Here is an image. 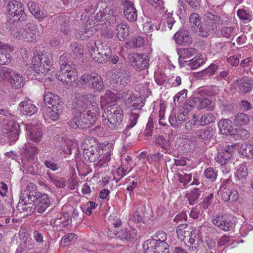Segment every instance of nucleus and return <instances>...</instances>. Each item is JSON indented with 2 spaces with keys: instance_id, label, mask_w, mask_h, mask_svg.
<instances>
[{
  "instance_id": "obj_12",
  "label": "nucleus",
  "mask_w": 253,
  "mask_h": 253,
  "mask_svg": "<svg viewBox=\"0 0 253 253\" xmlns=\"http://www.w3.org/2000/svg\"><path fill=\"white\" fill-rule=\"evenodd\" d=\"M28 200L35 203V208L39 213H42L50 204V201L47 194L30 192L27 195Z\"/></svg>"
},
{
  "instance_id": "obj_54",
  "label": "nucleus",
  "mask_w": 253,
  "mask_h": 253,
  "mask_svg": "<svg viewBox=\"0 0 253 253\" xmlns=\"http://www.w3.org/2000/svg\"><path fill=\"white\" fill-rule=\"evenodd\" d=\"M167 240V234L163 231L157 232L153 236L152 241L150 242H154L161 244V243H166L165 241Z\"/></svg>"
},
{
  "instance_id": "obj_14",
  "label": "nucleus",
  "mask_w": 253,
  "mask_h": 253,
  "mask_svg": "<svg viewBox=\"0 0 253 253\" xmlns=\"http://www.w3.org/2000/svg\"><path fill=\"white\" fill-rule=\"evenodd\" d=\"M7 2L6 10L9 15H13L17 19L24 20L27 17L23 4L16 0H3Z\"/></svg>"
},
{
  "instance_id": "obj_48",
  "label": "nucleus",
  "mask_w": 253,
  "mask_h": 253,
  "mask_svg": "<svg viewBox=\"0 0 253 253\" xmlns=\"http://www.w3.org/2000/svg\"><path fill=\"white\" fill-rule=\"evenodd\" d=\"M155 246L154 248L156 253H169V246L167 243H159L152 242Z\"/></svg>"
},
{
  "instance_id": "obj_6",
  "label": "nucleus",
  "mask_w": 253,
  "mask_h": 253,
  "mask_svg": "<svg viewBox=\"0 0 253 253\" xmlns=\"http://www.w3.org/2000/svg\"><path fill=\"white\" fill-rule=\"evenodd\" d=\"M123 109L117 104H111L106 106V110L102 115L103 122L105 125H108V123L113 126L120 125L123 118Z\"/></svg>"
},
{
  "instance_id": "obj_3",
  "label": "nucleus",
  "mask_w": 253,
  "mask_h": 253,
  "mask_svg": "<svg viewBox=\"0 0 253 253\" xmlns=\"http://www.w3.org/2000/svg\"><path fill=\"white\" fill-rule=\"evenodd\" d=\"M53 58L51 53L43 52L41 55L34 57L33 69L37 74L36 76H45L49 71V67L52 65Z\"/></svg>"
},
{
  "instance_id": "obj_57",
  "label": "nucleus",
  "mask_w": 253,
  "mask_h": 253,
  "mask_svg": "<svg viewBox=\"0 0 253 253\" xmlns=\"http://www.w3.org/2000/svg\"><path fill=\"white\" fill-rule=\"evenodd\" d=\"M206 177L211 181H214L217 177V173L212 168H208L204 171Z\"/></svg>"
},
{
  "instance_id": "obj_46",
  "label": "nucleus",
  "mask_w": 253,
  "mask_h": 253,
  "mask_svg": "<svg viewBox=\"0 0 253 253\" xmlns=\"http://www.w3.org/2000/svg\"><path fill=\"white\" fill-rule=\"evenodd\" d=\"M4 123L3 126H20L21 123L16 121L15 116L12 115H9V116L3 118ZM23 122L21 125H23Z\"/></svg>"
},
{
  "instance_id": "obj_31",
  "label": "nucleus",
  "mask_w": 253,
  "mask_h": 253,
  "mask_svg": "<svg viewBox=\"0 0 253 253\" xmlns=\"http://www.w3.org/2000/svg\"><path fill=\"white\" fill-rule=\"evenodd\" d=\"M189 20L192 30L199 36L200 29L203 24L199 15L196 13H192Z\"/></svg>"
},
{
  "instance_id": "obj_30",
  "label": "nucleus",
  "mask_w": 253,
  "mask_h": 253,
  "mask_svg": "<svg viewBox=\"0 0 253 253\" xmlns=\"http://www.w3.org/2000/svg\"><path fill=\"white\" fill-rule=\"evenodd\" d=\"M37 33V27L30 24L21 35L27 42H32L36 40L38 36Z\"/></svg>"
},
{
  "instance_id": "obj_40",
  "label": "nucleus",
  "mask_w": 253,
  "mask_h": 253,
  "mask_svg": "<svg viewBox=\"0 0 253 253\" xmlns=\"http://www.w3.org/2000/svg\"><path fill=\"white\" fill-rule=\"evenodd\" d=\"M112 0H108V2H107L106 0H100L96 5V10L104 12L108 14H111V13L109 12L112 10L111 6V1Z\"/></svg>"
},
{
  "instance_id": "obj_33",
  "label": "nucleus",
  "mask_w": 253,
  "mask_h": 253,
  "mask_svg": "<svg viewBox=\"0 0 253 253\" xmlns=\"http://www.w3.org/2000/svg\"><path fill=\"white\" fill-rule=\"evenodd\" d=\"M27 136L29 139L35 142H39L42 136V130L40 127H26Z\"/></svg>"
},
{
  "instance_id": "obj_24",
  "label": "nucleus",
  "mask_w": 253,
  "mask_h": 253,
  "mask_svg": "<svg viewBox=\"0 0 253 253\" xmlns=\"http://www.w3.org/2000/svg\"><path fill=\"white\" fill-rule=\"evenodd\" d=\"M19 109L23 115L31 116L38 111L37 107L29 99H25L19 104Z\"/></svg>"
},
{
  "instance_id": "obj_28",
  "label": "nucleus",
  "mask_w": 253,
  "mask_h": 253,
  "mask_svg": "<svg viewBox=\"0 0 253 253\" xmlns=\"http://www.w3.org/2000/svg\"><path fill=\"white\" fill-rule=\"evenodd\" d=\"M85 143L82 144L81 146L84 149V157L90 162H94L99 158V152L96 148L90 146L89 148H86Z\"/></svg>"
},
{
  "instance_id": "obj_25",
  "label": "nucleus",
  "mask_w": 253,
  "mask_h": 253,
  "mask_svg": "<svg viewBox=\"0 0 253 253\" xmlns=\"http://www.w3.org/2000/svg\"><path fill=\"white\" fill-rule=\"evenodd\" d=\"M136 235L137 231L135 229L128 230L127 228H124L116 233L117 238L126 241H132L136 237Z\"/></svg>"
},
{
  "instance_id": "obj_58",
  "label": "nucleus",
  "mask_w": 253,
  "mask_h": 253,
  "mask_svg": "<svg viewBox=\"0 0 253 253\" xmlns=\"http://www.w3.org/2000/svg\"><path fill=\"white\" fill-rule=\"evenodd\" d=\"M59 21L61 22L60 31L64 34L67 35L69 32V20L63 18H59Z\"/></svg>"
},
{
  "instance_id": "obj_44",
  "label": "nucleus",
  "mask_w": 253,
  "mask_h": 253,
  "mask_svg": "<svg viewBox=\"0 0 253 253\" xmlns=\"http://www.w3.org/2000/svg\"><path fill=\"white\" fill-rule=\"evenodd\" d=\"M179 60L184 59L186 58H190L196 53V50L194 48H181L178 51Z\"/></svg>"
},
{
  "instance_id": "obj_15",
  "label": "nucleus",
  "mask_w": 253,
  "mask_h": 253,
  "mask_svg": "<svg viewBox=\"0 0 253 253\" xmlns=\"http://www.w3.org/2000/svg\"><path fill=\"white\" fill-rule=\"evenodd\" d=\"M131 64L136 71H141L148 67L149 58L147 55L142 53H135L128 56Z\"/></svg>"
},
{
  "instance_id": "obj_52",
  "label": "nucleus",
  "mask_w": 253,
  "mask_h": 253,
  "mask_svg": "<svg viewBox=\"0 0 253 253\" xmlns=\"http://www.w3.org/2000/svg\"><path fill=\"white\" fill-rule=\"evenodd\" d=\"M144 39L141 37H137L133 38L131 41L126 42V44L129 45L130 47L138 48L144 44Z\"/></svg>"
},
{
  "instance_id": "obj_11",
  "label": "nucleus",
  "mask_w": 253,
  "mask_h": 253,
  "mask_svg": "<svg viewBox=\"0 0 253 253\" xmlns=\"http://www.w3.org/2000/svg\"><path fill=\"white\" fill-rule=\"evenodd\" d=\"M77 71L74 65L62 64L58 79L63 83L70 84L77 79Z\"/></svg>"
},
{
  "instance_id": "obj_5",
  "label": "nucleus",
  "mask_w": 253,
  "mask_h": 253,
  "mask_svg": "<svg viewBox=\"0 0 253 253\" xmlns=\"http://www.w3.org/2000/svg\"><path fill=\"white\" fill-rule=\"evenodd\" d=\"M193 228L188 224H181L176 229L178 238L189 244L188 245L191 251H196L198 248V241L196 240V235L193 233Z\"/></svg>"
},
{
  "instance_id": "obj_61",
  "label": "nucleus",
  "mask_w": 253,
  "mask_h": 253,
  "mask_svg": "<svg viewBox=\"0 0 253 253\" xmlns=\"http://www.w3.org/2000/svg\"><path fill=\"white\" fill-rule=\"evenodd\" d=\"M155 245L152 242L147 241L143 245V253H156L155 252L154 246Z\"/></svg>"
},
{
  "instance_id": "obj_29",
  "label": "nucleus",
  "mask_w": 253,
  "mask_h": 253,
  "mask_svg": "<svg viewBox=\"0 0 253 253\" xmlns=\"http://www.w3.org/2000/svg\"><path fill=\"white\" fill-rule=\"evenodd\" d=\"M222 199L225 202L230 201L232 203L237 202L239 196L237 191L235 189L224 188L221 195Z\"/></svg>"
},
{
  "instance_id": "obj_26",
  "label": "nucleus",
  "mask_w": 253,
  "mask_h": 253,
  "mask_svg": "<svg viewBox=\"0 0 253 253\" xmlns=\"http://www.w3.org/2000/svg\"><path fill=\"white\" fill-rule=\"evenodd\" d=\"M115 33L118 39L120 41H125L129 35V27L125 23H118L116 27Z\"/></svg>"
},
{
  "instance_id": "obj_18",
  "label": "nucleus",
  "mask_w": 253,
  "mask_h": 253,
  "mask_svg": "<svg viewBox=\"0 0 253 253\" xmlns=\"http://www.w3.org/2000/svg\"><path fill=\"white\" fill-rule=\"evenodd\" d=\"M8 73L5 74V79L8 78L11 86L15 89L20 88L24 85V80L23 76L16 71L8 68Z\"/></svg>"
},
{
  "instance_id": "obj_53",
  "label": "nucleus",
  "mask_w": 253,
  "mask_h": 253,
  "mask_svg": "<svg viewBox=\"0 0 253 253\" xmlns=\"http://www.w3.org/2000/svg\"><path fill=\"white\" fill-rule=\"evenodd\" d=\"M234 27L232 26H224L221 28L220 33L222 37L230 39L234 35Z\"/></svg>"
},
{
  "instance_id": "obj_13",
  "label": "nucleus",
  "mask_w": 253,
  "mask_h": 253,
  "mask_svg": "<svg viewBox=\"0 0 253 253\" xmlns=\"http://www.w3.org/2000/svg\"><path fill=\"white\" fill-rule=\"evenodd\" d=\"M211 221L214 226L224 231L232 230L235 227V222L232 221L229 215L223 212L213 215Z\"/></svg>"
},
{
  "instance_id": "obj_7",
  "label": "nucleus",
  "mask_w": 253,
  "mask_h": 253,
  "mask_svg": "<svg viewBox=\"0 0 253 253\" xmlns=\"http://www.w3.org/2000/svg\"><path fill=\"white\" fill-rule=\"evenodd\" d=\"M58 99V96L50 92H47L44 96V103L51 109L49 116L53 121L58 120L62 111V105L57 102Z\"/></svg>"
},
{
  "instance_id": "obj_16",
  "label": "nucleus",
  "mask_w": 253,
  "mask_h": 253,
  "mask_svg": "<svg viewBox=\"0 0 253 253\" xmlns=\"http://www.w3.org/2000/svg\"><path fill=\"white\" fill-rule=\"evenodd\" d=\"M121 99L126 106L132 109L140 110L143 106L141 99L130 90L123 92Z\"/></svg>"
},
{
  "instance_id": "obj_32",
  "label": "nucleus",
  "mask_w": 253,
  "mask_h": 253,
  "mask_svg": "<svg viewBox=\"0 0 253 253\" xmlns=\"http://www.w3.org/2000/svg\"><path fill=\"white\" fill-rule=\"evenodd\" d=\"M236 148L239 153L243 157L249 158H253V144L245 143L239 145L237 144Z\"/></svg>"
},
{
  "instance_id": "obj_62",
  "label": "nucleus",
  "mask_w": 253,
  "mask_h": 253,
  "mask_svg": "<svg viewBox=\"0 0 253 253\" xmlns=\"http://www.w3.org/2000/svg\"><path fill=\"white\" fill-rule=\"evenodd\" d=\"M139 115L138 113L131 112L129 116V125L127 126H134L137 125Z\"/></svg>"
},
{
  "instance_id": "obj_34",
  "label": "nucleus",
  "mask_w": 253,
  "mask_h": 253,
  "mask_svg": "<svg viewBox=\"0 0 253 253\" xmlns=\"http://www.w3.org/2000/svg\"><path fill=\"white\" fill-rule=\"evenodd\" d=\"M107 13L99 11L95 16H91L88 19V23L94 26L102 25L107 20Z\"/></svg>"
},
{
  "instance_id": "obj_38",
  "label": "nucleus",
  "mask_w": 253,
  "mask_h": 253,
  "mask_svg": "<svg viewBox=\"0 0 253 253\" xmlns=\"http://www.w3.org/2000/svg\"><path fill=\"white\" fill-rule=\"evenodd\" d=\"M192 142L191 141L186 138L178 137L175 141V145L181 150L188 151L191 149Z\"/></svg>"
},
{
  "instance_id": "obj_64",
  "label": "nucleus",
  "mask_w": 253,
  "mask_h": 253,
  "mask_svg": "<svg viewBox=\"0 0 253 253\" xmlns=\"http://www.w3.org/2000/svg\"><path fill=\"white\" fill-rule=\"evenodd\" d=\"M239 57L241 55H234L231 56L227 59V61L233 66H237L239 63Z\"/></svg>"
},
{
  "instance_id": "obj_55",
  "label": "nucleus",
  "mask_w": 253,
  "mask_h": 253,
  "mask_svg": "<svg viewBox=\"0 0 253 253\" xmlns=\"http://www.w3.org/2000/svg\"><path fill=\"white\" fill-rule=\"evenodd\" d=\"M77 239V236L73 233H71L65 235L61 239V244L63 246L66 247L68 243L73 242Z\"/></svg>"
},
{
  "instance_id": "obj_41",
  "label": "nucleus",
  "mask_w": 253,
  "mask_h": 253,
  "mask_svg": "<svg viewBox=\"0 0 253 253\" xmlns=\"http://www.w3.org/2000/svg\"><path fill=\"white\" fill-rule=\"evenodd\" d=\"M19 128L17 127H5L3 132L5 134L6 137L11 141H15L19 136Z\"/></svg>"
},
{
  "instance_id": "obj_17",
  "label": "nucleus",
  "mask_w": 253,
  "mask_h": 253,
  "mask_svg": "<svg viewBox=\"0 0 253 253\" xmlns=\"http://www.w3.org/2000/svg\"><path fill=\"white\" fill-rule=\"evenodd\" d=\"M219 128L221 134L233 136L235 139L248 137L249 135L248 131L242 127H219Z\"/></svg>"
},
{
  "instance_id": "obj_36",
  "label": "nucleus",
  "mask_w": 253,
  "mask_h": 253,
  "mask_svg": "<svg viewBox=\"0 0 253 253\" xmlns=\"http://www.w3.org/2000/svg\"><path fill=\"white\" fill-rule=\"evenodd\" d=\"M197 102L199 103L197 108L198 110L206 109L208 111H211L213 109V105L212 104V101L210 98L207 97L202 98H196L193 101V102Z\"/></svg>"
},
{
  "instance_id": "obj_22",
  "label": "nucleus",
  "mask_w": 253,
  "mask_h": 253,
  "mask_svg": "<svg viewBox=\"0 0 253 253\" xmlns=\"http://www.w3.org/2000/svg\"><path fill=\"white\" fill-rule=\"evenodd\" d=\"M130 72L126 69H120L114 78L115 83L123 87L130 82Z\"/></svg>"
},
{
  "instance_id": "obj_19",
  "label": "nucleus",
  "mask_w": 253,
  "mask_h": 253,
  "mask_svg": "<svg viewBox=\"0 0 253 253\" xmlns=\"http://www.w3.org/2000/svg\"><path fill=\"white\" fill-rule=\"evenodd\" d=\"M237 144H234L231 146H226L224 150L219 152L216 158V161L221 165H224L229 161L232 157L233 151L236 148Z\"/></svg>"
},
{
  "instance_id": "obj_59",
  "label": "nucleus",
  "mask_w": 253,
  "mask_h": 253,
  "mask_svg": "<svg viewBox=\"0 0 253 253\" xmlns=\"http://www.w3.org/2000/svg\"><path fill=\"white\" fill-rule=\"evenodd\" d=\"M190 62L189 64H190L191 67L193 69H196L198 67L204 63V58H201L200 56H196L192 59L190 60Z\"/></svg>"
},
{
  "instance_id": "obj_20",
  "label": "nucleus",
  "mask_w": 253,
  "mask_h": 253,
  "mask_svg": "<svg viewBox=\"0 0 253 253\" xmlns=\"http://www.w3.org/2000/svg\"><path fill=\"white\" fill-rule=\"evenodd\" d=\"M174 40L180 45L189 44L192 42V38L190 32L186 29L179 30L174 35Z\"/></svg>"
},
{
  "instance_id": "obj_4",
  "label": "nucleus",
  "mask_w": 253,
  "mask_h": 253,
  "mask_svg": "<svg viewBox=\"0 0 253 253\" xmlns=\"http://www.w3.org/2000/svg\"><path fill=\"white\" fill-rule=\"evenodd\" d=\"M203 23L200 29L199 36L208 37L211 32L216 33L221 22V18L211 12H206L203 17Z\"/></svg>"
},
{
  "instance_id": "obj_39",
  "label": "nucleus",
  "mask_w": 253,
  "mask_h": 253,
  "mask_svg": "<svg viewBox=\"0 0 253 253\" xmlns=\"http://www.w3.org/2000/svg\"><path fill=\"white\" fill-rule=\"evenodd\" d=\"M28 7L31 13L36 18H40L45 17V15L43 12H41L39 7L37 6L35 2L30 1L28 2Z\"/></svg>"
},
{
  "instance_id": "obj_8",
  "label": "nucleus",
  "mask_w": 253,
  "mask_h": 253,
  "mask_svg": "<svg viewBox=\"0 0 253 253\" xmlns=\"http://www.w3.org/2000/svg\"><path fill=\"white\" fill-rule=\"evenodd\" d=\"M75 96L73 103L74 109L79 113V115L83 114V116H85L86 108L90 103H93L94 95L90 93H76Z\"/></svg>"
},
{
  "instance_id": "obj_2",
  "label": "nucleus",
  "mask_w": 253,
  "mask_h": 253,
  "mask_svg": "<svg viewBox=\"0 0 253 253\" xmlns=\"http://www.w3.org/2000/svg\"><path fill=\"white\" fill-rule=\"evenodd\" d=\"M87 48L91 57L98 63L106 62L112 54L110 46L101 41L90 42Z\"/></svg>"
},
{
  "instance_id": "obj_56",
  "label": "nucleus",
  "mask_w": 253,
  "mask_h": 253,
  "mask_svg": "<svg viewBox=\"0 0 253 253\" xmlns=\"http://www.w3.org/2000/svg\"><path fill=\"white\" fill-rule=\"evenodd\" d=\"M177 176L179 182L182 183L184 187H186V185L191 181L192 177L191 173L184 174L178 173Z\"/></svg>"
},
{
  "instance_id": "obj_1",
  "label": "nucleus",
  "mask_w": 253,
  "mask_h": 253,
  "mask_svg": "<svg viewBox=\"0 0 253 253\" xmlns=\"http://www.w3.org/2000/svg\"><path fill=\"white\" fill-rule=\"evenodd\" d=\"M85 115L82 118V115H78L74 116L72 120L68 124L70 126H83L85 125L86 126H90L93 125L99 116V108L98 107L94 96L93 97V103H90L85 112Z\"/></svg>"
},
{
  "instance_id": "obj_51",
  "label": "nucleus",
  "mask_w": 253,
  "mask_h": 253,
  "mask_svg": "<svg viewBox=\"0 0 253 253\" xmlns=\"http://www.w3.org/2000/svg\"><path fill=\"white\" fill-rule=\"evenodd\" d=\"M38 151V148L34 144L28 143L25 145V152L29 155L30 157L33 158Z\"/></svg>"
},
{
  "instance_id": "obj_35",
  "label": "nucleus",
  "mask_w": 253,
  "mask_h": 253,
  "mask_svg": "<svg viewBox=\"0 0 253 253\" xmlns=\"http://www.w3.org/2000/svg\"><path fill=\"white\" fill-rule=\"evenodd\" d=\"M248 175L247 166L245 163L239 165L236 171L235 172V176L236 180L244 183Z\"/></svg>"
},
{
  "instance_id": "obj_10",
  "label": "nucleus",
  "mask_w": 253,
  "mask_h": 253,
  "mask_svg": "<svg viewBox=\"0 0 253 253\" xmlns=\"http://www.w3.org/2000/svg\"><path fill=\"white\" fill-rule=\"evenodd\" d=\"M79 82L83 85L88 84L89 88L99 92L102 91L104 88L102 78L95 73L83 75Z\"/></svg>"
},
{
  "instance_id": "obj_42",
  "label": "nucleus",
  "mask_w": 253,
  "mask_h": 253,
  "mask_svg": "<svg viewBox=\"0 0 253 253\" xmlns=\"http://www.w3.org/2000/svg\"><path fill=\"white\" fill-rule=\"evenodd\" d=\"M137 10L133 5L124 8V13L126 18L130 21H135L137 19Z\"/></svg>"
},
{
  "instance_id": "obj_37",
  "label": "nucleus",
  "mask_w": 253,
  "mask_h": 253,
  "mask_svg": "<svg viewBox=\"0 0 253 253\" xmlns=\"http://www.w3.org/2000/svg\"><path fill=\"white\" fill-rule=\"evenodd\" d=\"M46 178L58 188H63L66 185V180L64 178L52 175L51 173H47Z\"/></svg>"
},
{
  "instance_id": "obj_50",
  "label": "nucleus",
  "mask_w": 253,
  "mask_h": 253,
  "mask_svg": "<svg viewBox=\"0 0 253 253\" xmlns=\"http://www.w3.org/2000/svg\"><path fill=\"white\" fill-rule=\"evenodd\" d=\"M215 117L211 113L204 114L201 118L200 123L202 126H207L211 123L214 122Z\"/></svg>"
},
{
  "instance_id": "obj_63",
  "label": "nucleus",
  "mask_w": 253,
  "mask_h": 253,
  "mask_svg": "<svg viewBox=\"0 0 253 253\" xmlns=\"http://www.w3.org/2000/svg\"><path fill=\"white\" fill-rule=\"evenodd\" d=\"M11 58L10 54L7 53L6 51H2L0 49V64H5L8 63Z\"/></svg>"
},
{
  "instance_id": "obj_43",
  "label": "nucleus",
  "mask_w": 253,
  "mask_h": 253,
  "mask_svg": "<svg viewBox=\"0 0 253 253\" xmlns=\"http://www.w3.org/2000/svg\"><path fill=\"white\" fill-rule=\"evenodd\" d=\"M250 118L248 115L245 113H238L235 116L234 123L237 126H243L248 125Z\"/></svg>"
},
{
  "instance_id": "obj_47",
  "label": "nucleus",
  "mask_w": 253,
  "mask_h": 253,
  "mask_svg": "<svg viewBox=\"0 0 253 253\" xmlns=\"http://www.w3.org/2000/svg\"><path fill=\"white\" fill-rule=\"evenodd\" d=\"M201 191L198 188H194L191 190L188 195V199L190 205H194L197 203L200 196Z\"/></svg>"
},
{
  "instance_id": "obj_49",
  "label": "nucleus",
  "mask_w": 253,
  "mask_h": 253,
  "mask_svg": "<svg viewBox=\"0 0 253 253\" xmlns=\"http://www.w3.org/2000/svg\"><path fill=\"white\" fill-rule=\"evenodd\" d=\"M166 20L162 23L163 29L166 31L168 30H171L173 26V24L175 22L173 17L171 14H168L166 16Z\"/></svg>"
},
{
  "instance_id": "obj_21",
  "label": "nucleus",
  "mask_w": 253,
  "mask_h": 253,
  "mask_svg": "<svg viewBox=\"0 0 253 253\" xmlns=\"http://www.w3.org/2000/svg\"><path fill=\"white\" fill-rule=\"evenodd\" d=\"M165 133H168L169 138L166 140L164 136L160 135L156 139L155 143L156 145L163 149L165 153H167L171 148V139H172L173 136H175V134H173L171 129L167 128L165 130Z\"/></svg>"
},
{
  "instance_id": "obj_27",
  "label": "nucleus",
  "mask_w": 253,
  "mask_h": 253,
  "mask_svg": "<svg viewBox=\"0 0 253 253\" xmlns=\"http://www.w3.org/2000/svg\"><path fill=\"white\" fill-rule=\"evenodd\" d=\"M96 30V29L94 28V26L88 23V20H87L85 26L76 33V37L78 39L84 40L92 36Z\"/></svg>"
},
{
  "instance_id": "obj_60",
  "label": "nucleus",
  "mask_w": 253,
  "mask_h": 253,
  "mask_svg": "<svg viewBox=\"0 0 253 253\" xmlns=\"http://www.w3.org/2000/svg\"><path fill=\"white\" fill-rule=\"evenodd\" d=\"M237 15L240 20L243 21H249L252 19L251 15L244 9H239L237 12Z\"/></svg>"
},
{
  "instance_id": "obj_9",
  "label": "nucleus",
  "mask_w": 253,
  "mask_h": 253,
  "mask_svg": "<svg viewBox=\"0 0 253 253\" xmlns=\"http://www.w3.org/2000/svg\"><path fill=\"white\" fill-rule=\"evenodd\" d=\"M253 88V81L248 78H240L235 80L231 84V90L241 95L250 93Z\"/></svg>"
},
{
  "instance_id": "obj_45",
  "label": "nucleus",
  "mask_w": 253,
  "mask_h": 253,
  "mask_svg": "<svg viewBox=\"0 0 253 253\" xmlns=\"http://www.w3.org/2000/svg\"><path fill=\"white\" fill-rule=\"evenodd\" d=\"M29 204L26 203V201H22V202H19L18 204V210L20 211L21 212H25V211L28 213H31L33 211V206L34 205L33 202H32L30 200H28Z\"/></svg>"
},
{
  "instance_id": "obj_23",
  "label": "nucleus",
  "mask_w": 253,
  "mask_h": 253,
  "mask_svg": "<svg viewBox=\"0 0 253 253\" xmlns=\"http://www.w3.org/2000/svg\"><path fill=\"white\" fill-rule=\"evenodd\" d=\"M10 15L12 17V18H9L4 24L3 27H4L8 31L10 32L11 34L13 35L16 38L20 37V34L19 32V30H17L19 21L20 20L24 21L26 20V18L24 20H22V19H17L14 17V15Z\"/></svg>"
}]
</instances>
